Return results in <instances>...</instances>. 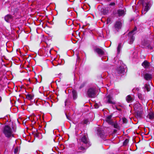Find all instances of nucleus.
Instances as JSON below:
<instances>
[{
	"instance_id": "30",
	"label": "nucleus",
	"mask_w": 154,
	"mask_h": 154,
	"mask_svg": "<svg viewBox=\"0 0 154 154\" xmlns=\"http://www.w3.org/2000/svg\"><path fill=\"white\" fill-rule=\"evenodd\" d=\"M85 83H82L81 85L80 86L79 88H83L84 86L85 85Z\"/></svg>"
},
{
	"instance_id": "22",
	"label": "nucleus",
	"mask_w": 154,
	"mask_h": 154,
	"mask_svg": "<svg viewBox=\"0 0 154 154\" xmlns=\"http://www.w3.org/2000/svg\"><path fill=\"white\" fill-rule=\"evenodd\" d=\"M122 48V44L119 43L118 45V46L117 48V51L119 53L120 51L121 48Z\"/></svg>"
},
{
	"instance_id": "1",
	"label": "nucleus",
	"mask_w": 154,
	"mask_h": 154,
	"mask_svg": "<svg viewBox=\"0 0 154 154\" xmlns=\"http://www.w3.org/2000/svg\"><path fill=\"white\" fill-rule=\"evenodd\" d=\"M3 133L6 137L10 138L14 137L13 132L11 127L8 125H6L4 127Z\"/></svg>"
},
{
	"instance_id": "39",
	"label": "nucleus",
	"mask_w": 154,
	"mask_h": 154,
	"mask_svg": "<svg viewBox=\"0 0 154 154\" xmlns=\"http://www.w3.org/2000/svg\"><path fill=\"white\" fill-rule=\"evenodd\" d=\"M66 117H67V119H69V118H68V116H67L66 115Z\"/></svg>"
},
{
	"instance_id": "42",
	"label": "nucleus",
	"mask_w": 154,
	"mask_h": 154,
	"mask_svg": "<svg viewBox=\"0 0 154 154\" xmlns=\"http://www.w3.org/2000/svg\"><path fill=\"white\" fill-rule=\"evenodd\" d=\"M49 52H50H50H51V51H50Z\"/></svg>"
},
{
	"instance_id": "41",
	"label": "nucleus",
	"mask_w": 154,
	"mask_h": 154,
	"mask_svg": "<svg viewBox=\"0 0 154 154\" xmlns=\"http://www.w3.org/2000/svg\"><path fill=\"white\" fill-rule=\"evenodd\" d=\"M150 48H151V49H152V47H151Z\"/></svg>"
},
{
	"instance_id": "18",
	"label": "nucleus",
	"mask_w": 154,
	"mask_h": 154,
	"mask_svg": "<svg viewBox=\"0 0 154 154\" xmlns=\"http://www.w3.org/2000/svg\"><path fill=\"white\" fill-rule=\"evenodd\" d=\"M142 65L145 68H148L149 66V63L146 61H145L142 63Z\"/></svg>"
},
{
	"instance_id": "33",
	"label": "nucleus",
	"mask_w": 154,
	"mask_h": 154,
	"mask_svg": "<svg viewBox=\"0 0 154 154\" xmlns=\"http://www.w3.org/2000/svg\"><path fill=\"white\" fill-rule=\"evenodd\" d=\"M108 12V10H106L105 11L104 10L103 13L104 14H106Z\"/></svg>"
},
{
	"instance_id": "19",
	"label": "nucleus",
	"mask_w": 154,
	"mask_h": 154,
	"mask_svg": "<svg viewBox=\"0 0 154 154\" xmlns=\"http://www.w3.org/2000/svg\"><path fill=\"white\" fill-rule=\"evenodd\" d=\"M142 109L139 111V110H137V116L138 118H140L142 116Z\"/></svg>"
},
{
	"instance_id": "9",
	"label": "nucleus",
	"mask_w": 154,
	"mask_h": 154,
	"mask_svg": "<svg viewBox=\"0 0 154 154\" xmlns=\"http://www.w3.org/2000/svg\"><path fill=\"white\" fill-rule=\"evenodd\" d=\"M122 26V23L119 21H116L114 25L115 29L117 31L121 28Z\"/></svg>"
},
{
	"instance_id": "16",
	"label": "nucleus",
	"mask_w": 154,
	"mask_h": 154,
	"mask_svg": "<svg viewBox=\"0 0 154 154\" xmlns=\"http://www.w3.org/2000/svg\"><path fill=\"white\" fill-rule=\"evenodd\" d=\"M127 101L128 103H131L133 100V98L130 95H128L126 98Z\"/></svg>"
},
{
	"instance_id": "13",
	"label": "nucleus",
	"mask_w": 154,
	"mask_h": 154,
	"mask_svg": "<svg viewBox=\"0 0 154 154\" xmlns=\"http://www.w3.org/2000/svg\"><path fill=\"white\" fill-rule=\"evenodd\" d=\"M97 134L99 136L102 138L104 137V133L103 131H102L100 129H98L97 130Z\"/></svg>"
},
{
	"instance_id": "31",
	"label": "nucleus",
	"mask_w": 154,
	"mask_h": 154,
	"mask_svg": "<svg viewBox=\"0 0 154 154\" xmlns=\"http://www.w3.org/2000/svg\"><path fill=\"white\" fill-rule=\"evenodd\" d=\"M123 122L124 123H126L127 122V119L125 118H124L122 119Z\"/></svg>"
},
{
	"instance_id": "6",
	"label": "nucleus",
	"mask_w": 154,
	"mask_h": 154,
	"mask_svg": "<svg viewBox=\"0 0 154 154\" xmlns=\"http://www.w3.org/2000/svg\"><path fill=\"white\" fill-rule=\"evenodd\" d=\"M85 146L86 145L81 144V143H79L78 146L76 149V152L77 153L82 152L85 149Z\"/></svg>"
},
{
	"instance_id": "40",
	"label": "nucleus",
	"mask_w": 154,
	"mask_h": 154,
	"mask_svg": "<svg viewBox=\"0 0 154 154\" xmlns=\"http://www.w3.org/2000/svg\"><path fill=\"white\" fill-rule=\"evenodd\" d=\"M118 109V110H120V109Z\"/></svg>"
},
{
	"instance_id": "28",
	"label": "nucleus",
	"mask_w": 154,
	"mask_h": 154,
	"mask_svg": "<svg viewBox=\"0 0 154 154\" xmlns=\"http://www.w3.org/2000/svg\"><path fill=\"white\" fill-rule=\"evenodd\" d=\"M128 140L127 139H126L124 142V143H123L124 145H126L127 144V143H128Z\"/></svg>"
},
{
	"instance_id": "7",
	"label": "nucleus",
	"mask_w": 154,
	"mask_h": 154,
	"mask_svg": "<svg viewBox=\"0 0 154 154\" xmlns=\"http://www.w3.org/2000/svg\"><path fill=\"white\" fill-rule=\"evenodd\" d=\"M116 72L119 74L123 73L125 72V67L123 65L117 68L116 70Z\"/></svg>"
},
{
	"instance_id": "24",
	"label": "nucleus",
	"mask_w": 154,
	"mask_h": 154,
	"mask_svg": "<svg viewBox=\"0 0 154 154\" xmlns=\"http://www.w3.org/2000/svg\"><path fill=\"white\" fill-rule=\"evenodd\" d=\"M145 87L147 91H150V87L149 85L145 84Z\"/></svg>"
},
{
	"instance_id": "34",
	"label": "nucleus",
	"mask_w": 154,
	"mask_h": 154,
	"mask_svg": "<svg viewBox=\"0 0 154 154\" xmlns=\"http://www.w3.org/2000/svg\"><path fill=\"white\" fill-rule=\"evenodd\" d=\"M14 153H16L17 152V149H15V150H14Z\"/></svg>"
},
{
	"instance_id": "29",
	"label": "nucleus",
	"mask_w": 154,
	"mask_h": 154,
	"mask_svg": "<svg viewBox=\"0 0 154 154\" xmlns=\"http://www.w3.org/2000/svg\"><path fill=\"white\" fill-rule=\"evenodd\" d=\"M138 97L139 99H142L143 98V96H142V95L141 94L138 93Z\"/></svg>"
},
{
	"instance_id": "27",
	"label": "nucleus",
	"mask_w": 154,
	"mask_h": 154,
	"mask_svg": "<svg viewBox=\"0 0 154 154\" xmlns=\"http://www.w3.org/2000/svg\"><path fill=\"white\" fill-rule=\"evenodd\" d=\"M89 123V121L87 119H85L84 120V123L85 124H88Z\"/></svg>"
},
{
	"instance_id": "2",
	"label": "nucleus",
	"mask_w": 154,
	"mask_h": 154,
	"mask_svg": "<svg viewBox=\"0 0 154 154\" xmlns=\"http://www.w3.org/2000/svg\"><path fill=\"white\" fill-rule=\"evenodd\" d=\"M143 6L142 14H144L150 8V4L149 2H143Z\"/></svg>"
},
{
	"instance_id": "8",
	"label": "nucleus",
	"mask_w": 154,
	"mask_h": 154,
	"mask_svg": "<svg viewBox=\"0 0 154 154\" xmlns=\"http://www.w3.org/2000/svg\"><path fill=\"white\" fill-rule=\"evenodd\" d=\"M105 100L107 103L112 104L115 103V102L112 101V97L110 95H108L105 98Z\"/></svg>"
},
{
	"instance_id": "3",
	"label": "nucleus",
	"mask_w": 154,
	"mask_h": 154,
	"mask_svg": "<svg viewBox=\"0 0 154 154\" xmlns=\"http://www.w3.org/2000/svg\"><path fill=\"white\" fill-rule=\"evenodd\" d=\"M79 140H81L80 143H81V144L86 145L87 147H88L90 146V145L89 143L88 140L87 135L85 134L83 135L80 137Z\"/></svg>"
},
{
	"instance_id": "35",
	"label": "nucleus",
	"mask_w": 154,
	"mask_h": 154,
	"mask_svg": "<svg viewBox=\"0 0 154 154\" xmlns=\"http://www.w3.org/2000/svg\"><path fill=\"white\" fill-rule=\"evenodd\" d=\"M110 21V19H108L107 21V23H109V22Z\"/></svg>"
},
{
	"instance_id": "20",
	"label": "nucleus",
	"mask_w": 154,
	"mask_h": 154,
	"mask_svg": "<svg viewBox=\"0 0 154 154\" xmlns=\"http://www.w3.org/2000/svg\"><path fill=\"white\" fill-rule=\"evenodd\" d=\"M147 117L150 119H153L154 118V113L152 112H149L147 116Z\"/></svg>"
},
{
	"instance_id": "25",
	"label": "nucleus",
	"mask_w": 154,
	"mask_h": 154,
	"mask_svg": "<svg viewBox=\"0 0 154 154\" xmlns=\"http://www.w3.org/2000/svg\"><path fill=\"white\" fill-rule=\"evenodd\" d=\"M139 88H134L132 90V91L134 93H138V92H137L136 91H137L138 92L139 91Z\"/></svg>"
},
{
	"instance_id": "36",
	"label": "nucleus",
	"mask_w": 154,
	"mask_h": 154,
	"mask_svg": "<svg viewBox=\"0 0 154 154\" xmlns=\"http://www.w3.org/2000/svg\"><path fill=\"white\" fill-rule=\"evenodd\" d=\"M67 100H66L65 101V105H66V103H67Z\"/></svg>"
},
{
	"instance_id": "11",
	"label": "nucleus",
	"mask_w": 154,
	"mask_h": 154,
	"mask_svg": "<svg viewBox=\"0 0 154 154\" xmlns=\"http://www.w3.org/2000/svg\"><path fill=\"white\" fill-rule=\"evenodd\" d=\"M94 51L97 53L100 56L103 55L104 54L103 50L99 48H96L94 49Z\"/></svg>"
},
{
	"instance_id": "4",
	"label": "nucleus",
	"mask_w": 154,
	"mask_h": 154,
	"mask_svg": "<svg viewBox=\"0 0 154 154\" xmlns=\"http://www.w3.org/2000/svg\"><path fill=\"white\" fill-rule=\"evenodd\" d=\"M137 28L136 27H135L134 29L128 34L129 38V43L130 44H132L135 38L133 35L135 33L134 32L137 30Z\"/></svg>"
},
{
	"instance_id": "32",
	"label": "nucleus",
	"mask_w": 154,
	"mask_h": 154,
	"mask_svg": "<svg viewBox=\"0 0 154 154\" xmlns=\"http://www.w3.org/2000/svg\"><path fill=\"white\" fill-rule=\"evenodd\" d=\"M115 5V3L114 2H112L109 4L110 5L114 6Z\"/></svg>"
},
{
	"instance_id": "10",
	"label": "nucleus",
	"mask_w": 154,
	"mask_h": 154,
	"mask_svg": "<svg viewBox=\"0 0 154 154\" xmlns=\"http://www.w3.org/2000/svg\"><path fill=\"white\" fill-rule=\"evenodd\" d=\"M5 20L8 23H11L13 20V17L10 14H8L5 17Z\"/></svg>"
},
{
	"instance_id": "15",
	"label": "nucleus",
	"mask_w": 154,
	"mask_h": 154,
	"mask_svg": "<svg viewBox=\"0 0 154 154\" xmlns=\"http://www.w3.org/2000/svg\"><path fill=\"white\" fill-rule=\"evenodd\" d=\"M134 109L137 110H141L142 109L141 105L139 103H137L134 105Z\"/></svg>"
},
{
	"instance_id": "14",
	"label": "nucleus",
	"mask_w": 154,
	"mask_h": 154,
	"mask_svg": "<svg viewBox=\"0 0 154 154\" xmlns=\"http://www.w3.org/2000/svg\"><path fill=\"white\" fill-rule=\"evenodd\" d=\"M112 116L109 115L107 116L105 119V121L110 125L112 124L113 123L111 120Z\"/></svg>"
},
{
	"instance_id": "38",
	"label": "nucleus",
	"mask_w": 154,
	"mask_h": 154,
	"mask_svg": "<svg viewBox=\"0 0 154 154\" xmlns=\"http://www.w3.org/2000/svg\"><path fill=\"white\" fill-rule=\"evenodd\" d=\"M101 59H102V60H103V59H104L103 57H102V58H101Z\"/></svg>"
},
{
	"instance_id": "21",
	"label": "nucleus",
	"mask_w": 154,
	"mask_h": 154,
	"mask_svg": "<svg viewBox=\"0 0 154 154\" xmlns=\"http://www.w3.org/2000/svg\"><path fill=\"white\" fill-rule=\"evenodd\" d=\"M72 93L73 99H76L77 98V93L76 91L75 90H73L72 91Z\"/></svg>"
},
{
	"instance_id": "12",
	"label": "nucleus",
	"mask_w": 154,
	"mask_h": 154,
	"mask_svg": "<svg viewBox=\"0 0 154 154\" xmlns=\"http://www.w3.org/2000/svg\"><path fill=\"white\" fill-rule=\"evenodd\" d=\"M126 10L125 9L123 10L119 9L117 11V14L119 16H123L125 14Z\"/></svg>"
},
{
	"instance_id": "23",
	"label": "nucleus",
	"mask_w": 154,
	"mask_h": 154,
	"mask_svg": "<svg viewBox=\"0 0 154 154\" xmlns=\"http://www.w3.org/2000/svg\"><path fill=\"white\" fill-rule=\"evenodd\" d=\"M26 96L27 98L30 100L32 99L33 98L32 95L30 94H27Z\"/></svg>"
},
{
	"instance_id": "17",
	"label": "nucleus",
	"mask_w": 154,
	"mask_h": 154,
	"mask_svg": "<svg viewBox=\"0 0 154 154\" xmlns=\"http://www.w3.org/2000/svg\"><path fill=\"white\" fill-rule=\"evenodd\" d=\"M145 79L146 80H150L152 78L151 75L149 73H146L144 76Z\"/></svg>"
},
{
	"instance_id": "26",
	"label": "nucleus",
	"mask_w": 154,
	"mask_h": 154,
	"mask_svg": "<svg viewBox=\"0 0 154 154\" xmlns=\"http://www.w3.org/2000/svg\"><path fill=\"white\" fill-rule=\"evenodd\" d=\"M113 126L114 128L118 129L119 128V126L117 124L115 123L113 124Z\"/></svg>"
},
{
	"instance_id": "5",
	"label": "nucleus",
	"mask_w": 154,
	"mask_h": 154,
	"mask_svg": "<svg viewBox=\"0 0 154 154\" xmlns=\"http://www.w3.org/2000/svg\"><path fill=\"white\" fill-rule=\"evenodd\" d=\"M88 96L90 97H94L95 96V90L94 88H89L87 92Z\"/></svg>"
},
{
	"instance_id": "37",
	"label": "nucleus",
	"mask_w": 154,
	"mask_h": 154,
	"mask_svg": "<svg viewBox=\"0 0 154 154\" xmlns=\"http://www.w3.org/2000/svg\"><path fill=\"white\" fill-rule=\"evenodd\" d=\"M95 108H97L98 107V106H96V104L95 105Z\"/></svg>"
}]
</instances>
